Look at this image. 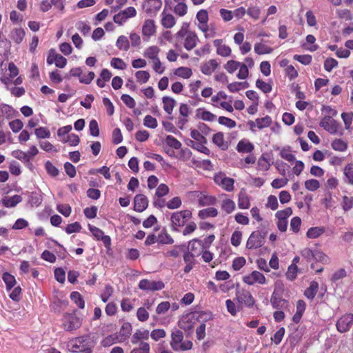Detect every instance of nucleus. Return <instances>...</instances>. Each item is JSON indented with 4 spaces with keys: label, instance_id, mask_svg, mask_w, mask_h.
<instances>
[{
    "label": "nucleus",
    "instance_id": "obj_22",
    "mask_svg": "<svg viewBox=\"0 0 353 353\" xmlns=\"http://www.w3.org/2000/svg\"><path fill=\"white\" fill-rule=\"evenodd\" d=\"M319 289V283L313 281L310 282V286L305 290L304 295L309 299L312 300L315 297Z\"/></svg>",
    "mask_w": 353,
    "mask_h": 353
},
{
    "label": "nucleus",
    "instance_id": "obj_37",
    "mask_svg": "<svg viewBox=\"0 0 353 353\" xmlns=\"http://www.w3.org/2000/svg\"><path fill=\"white\" fill-rule=\"evenodd\" d=\"M117 341L120 342V338L117 334H114L106 336L102 341L101 345L103 347H109Z\"/></svg>",
    "mask_w": 353,
    "mask_h": 353
},
{
    "label": "nucleus",
    "instance_id": "obj_18",
    "mask_svg": "<svg viewBox=\"0 0 353 353\" xmlns=\"http://www.w3.org/2000/svg\"><path fill=\"white\" fill-rule=\"evenodd\" d=\"M156 32V27L154 22L152 19H147L145 21L142 27V33L143 36L150 37L153 35Z\"/></svg>",
    "mask_w": 353,
    "mask_h": 353
},
{
    "label": "nucleus",
    "instance_id": "obj_14",
    "mask_svg": "<svg viewBox=\"0 0 353 353\" xmlns=\"http://www.w3.org/2000/svg\"><path fill=\"white\" fill-rule=\"evenodd\" d=\"M270 303L272 307L275 309H285L288 306V301L281 298L275 291L273 292Z\"/></svg>",
    "mask_w": 353,
    "mask_h": 353
},
{
    "label": "nucleus",
    "instance_id": "obj_16",
    "mask_svg": "<svg viewBox=\"0 0 353 353\" xmlns=\"http://www.w3.org/2000/svg\"><path fill=\"white\" fill-rule=\"evenodd\" d=\"M188 34V36L184 39L183 46L187 50H191L196 46L199 39L194 32L192 31Z\"/></svg>",
    "mask_w": 353,
    "mask_h": 353
},
{
    "label": "nucleus",
    "instance_id": "obj_63",
    "mask_svg": "<svg viewBox=\"0 0 353 353\" xmlns=\"http://www.w3.org/2000/svg\"><path fill=\"white\" fill-rule=\"evenodd\" d=\"M181 205V200L179 196L174 197L166 203L169 209H176Z\"/></svg>",
    "mask_w": 353,
    "mask_h": 353
},
{
    "label": "nucleus",
    "instance_id": "obj_46",
    "mask_svg": "<svg viewBox=\"0 0 353 353\" xmlns=\"http://www.w3.org/2000/svg\"><path fill=\"white\" fill-rule=\"evenodd\" d=\"M256 86L265 94L270 92L272 90V85L270 83H266L260 79L256 80Z\"/></svg>",
    "mask_w": 353,
    "mask_h": 353
},
{
    "label": "nucleus",
    "instance_id": "obj_50",
    "mask_svg": "<svg viewBox=\"0 0 353 353\" xmlns=\"http://www.w3.org/2000/svg\"><path fill=\"white\" fill-rule=\"evenodd\" d=\"M240 62L234 61V60H230L227 62V63L225 65V69L229 72V73H233L241 65Z\"/></svg>",
    "mask_w": 353,
    "mask_h": 353
},
{
    "label": "nucleus",
    "instance_id": "obj_62",
    "mask_svg": "<svg viewBox=\"0 0 353 353\" xmlns=\"http://www.w3.org/2000/svg\"><path fill=\"white\" fill-rule=\"evenodd\" d=\"M9 125L12 132L17 133L22 129L23 123L20 119H15L10 121Z\"/></svg>",
    "mask_w": 353,
    "mask_h": 353
},
{
    "label": "nucleus",
    "instance_id": "obj_39",
    "mask_svg": "<svg viewBox=\"0 0 353 353\" xmlns=\"http://www.w3.org/2000/svg\"><path fill=\"white\" fill-rule=\"evenodd\" d=\"M201 110V109L197 110L196 117L201 119L202 120L212 121L216 119V116L211 113L210 112L203 110L201 112H200Z\"/></svg>",
    "mask_w": 353,
    "mask_h": 353
},
{
    "label": "nucleus",
    "instance_id": "obj_29",
    "mask_svg": "<svg viewBox=\"0 0 353 353\" xmlns=\"http://www.w3.org/2000/svg\"><path fill=\"white\" fill-rule=\"evenodd\" d=\"M325 230L323 227L310 228L307 232V236L310 239H316L325 232Z\"/></svg>",
    "mask_w": 353,
    "mask_h": 353
},
{
    "label": "nucleus",
    "instance_id": "obj_59",
    "mask_svg": "<svg viewBox=\"0 0 353 353\" xmlns=\"http://www.w3.org/2000/svg\"><path fill=\"white\" fill-rule=\"evenodd\" d=\"M90 133L93 137H98L99 135V128L98 123L96 120L92 119L89 123Z\"/></svg>",
    "mask_w": 353,
    "mask_h": 353
},
{
    "label": "nucleus",
    "instance_id": "obj_44",
    "mask_svg": "<svg viewBox=\"0 0 353 353\" xmlns=\"http://www.w3.org/2000/svg\"><path fill=\"white\" fill-rule=\"evenodd\" d=\"M190 135H191V137L196 142H201L203 143H208V140L204 137L203 134L200 132L198 130H192Z\"/></svg>",
    "mask_w": 353,
    "mask_h": 353
},
{
    "label": "nucleus",
    "instance_id": "obj_10",
    "mask_svg": "<svg viewBox=\"0 0 353 353\" xmlns=\"http://www.w3.org/2000/svg\"><path fill=\"white\" fill-rule=\"evenodd\" d=\"M243 281L246 284L251 285H254L255 283L264 284L265 283L266 279L262 273L255 270L251 274L244 276Z\"/></svg>",
    "mask_w": 353,
    "mask_h": 353
},
{
    "label": "nucleus",
    "instance_id": "obj_38",
    "mask_svg": "<svg viewBox=\"0 0 353 353\" xmlns=\"http://www.w3.org/2000/svg\"><path fill=\"white\" fill-rule=\"evenodd\" d=\"M160 49L157 46H150L145 52L144 56L148 59L155 60L157 58H159L157 55Z\"/></svg>",
    "mask_w": 353,
    "mask_h": 353
},
{
    "label": "nucleus",
    "instance_id": "obj_12",
    "mask_svg": "<svg viewBox=\"0 0 353 353\" xmlns=\"http://www.w3.org/2000/svg\"><path fill=\"white\" fill-rule=\"evenodd\" d=\"M86 341V337L80 336L77 337L69 342L68 346L70 347V351L72 352H83L85 350V342Z\"/></svg>",
    "mask_w": 353,
    "mask_h": 353
},
{
    "label": "nucleus",
    "instance_id": "obj_24",
    "mask_svg": "<svg viewBox=\"0 0 353 353\" xmlns=\"http://www.w3.org/2000/svg\"><path fill=\"white\" fill-rule=\"evenodd\" d=\"M149 336L150 334L148 330H145L143 331L137 330L132 335L131 342L133 344H137L141 339L148 340L149 339Z\"/></svg>",
    "mask_w": 353,
    "mask_h": 353
},
{
    "label": "nucleus",
    "instance_id": "obj_60",
    "mask_svg": "<svg viewBox=\"0 0 353 353\" xmlns=\"http://www.w3.org/2000/svg\"><path fill=\"white\" fill-rule=\"evenodd\" d=\"M121 99L125 104V105L130 108H134L136 105L134 99L128 94H122L121 97Z\"/></svg>",
    "mask_w": 353,
    "mask_h": 353
},
{
    "label": "nucleus",
    "instance_id": "obj_23",
    "mask_svg": "<svg viewBox=\"0 0 353 353\" xmlns=\"http://www.w3.org/2000/svg\"><path fill=\"white\" fill-rule=\"evenodd\" d=\"M132 332V325L130 323H124L120 329L119 334H118L120 338V342L125 341L128 339Z\"/></svg>",
    "mask_w": 353,
    "mask_h": 353
},
{
    "label": "nucleus",
    "instance_id": "obj_34",
    "mask_svg": "<svg viewBox=\"0 0 353 353\" xmlns=\"http://www.w3.org/2000/svg\"><path fill=\"white\" fill-rule=\"evenodd\" d=\"M332 147L334 150L343 152L347 150V143L341 139H336L332 141Z\"/></svg>",
    "mask_w": 353,
    "mask_h": 353
},
{
    "label": "nucleus",
    "instance_id": "obj_40",
    "mask_svg": "<svg viewBox=\"0 0 353 353\" xmlns=\"http://www.w3.org/2000/svg\"><path fill=\"white\" fill-rule=\"evenodd\" d=\"M1 112L7 119H10L14 117L15 110L9 105L1 104L0 105Z\"/></svg>",
    "mask_w": 353,
    "mask_h": 353
},
{
    "label": "nucleus",
    "instance_id": "obj_20",
    "mask_svg": "<svg viewBox=\"0 0 353 353\" xmlns=\"http://www.w3.org/2000/svg\"><path fill=\"white\" fill-rule=\"evenodd\" d=\"M22 201L20 195H14L11 197H4L1 200L2 204L6 208H12L16 206L19 203Z\"/></svg>",
    "mask_w": 353,
    "mask_h": 353
},
{
    "label": "nucleus",
    "instance_id": "obj_47",
    "mask_svg": "<svg viewBox=\"0 0 353 353\" xmlns=\"http://www.w3.org/2000/svg\"><path fill=\"white\" fill-rule=\"evenodd\" d=\"M12 155L14 158L21 161H23L24 162H29L30 160V157H29L28 154H26L20 150H14L12 152Z\"/></svg>",
    "mask_w": 353,
    "mask_h": 353
},
{
    "label": "nucleus",
    "instance_id": "obj_2",
    "mask_svg": "<svg viewBox=\"0 0 353 353\" xmlns=\"http://www.w3.org/2000/svg\"><path fill=\"white\" fill-rule=\"evenodd\" d=\"M191 217L192 212L188 210L172 213L170 218L172 230L178 231V228L183 226Z\"/></svg>",
    "mask_w": 353,
    "mask_h": 353
},
{
    "label": "nucleus",
    "instance_id": "obj_57",
    "mask_svg": "<svg viewBox=\"0 0 353 353\" xmlns=\"http://www.w3.org/2000/svg\"><path fill=\"white\" fill-rule=\"evenodd\" d=\"M143 124L145 126L153 129L156 128L158 125L157 119L150 115H147L145 117Z\"/></svg>",
    "mask_w": 353,
    "mask_h": 353
},
{
    "label": "nucleus",
    "instance_id": "obj_64",
    "mask_svg": "<svg viewBox=\"0 0 353 353\" xmlns=\"http://www.w3.org/2000/svg\"><path fill=\"white\" fill-rule=\"evenodd\" d=\"M353 206V197L344 196L343 197L342 207L345 211L350 210Z\"/></svg>",
    "mask_w": 353,
    "mask_h": 353
},
{
    "label": "nucleus",
    "instance_id": "obj_43",
    "mask_svg": "<svg viewBox=\"0 0 353 353\" xmlns=\"http://www.w3.org/2000/svg\"><path fill=\"white\" fill-rule=\"evenodd\" d=\"M344 174L347 179L346 182L353 184V163H349L345 167Z\"/></svg>",
    "mask_w": 353,
    "mask_h": 353
},
{
    "label": "nucleus",
    "instance_id": "obj_17",
    "mask_svg": "<svg viewBox=\"0 0 353 353\" xmlns=\"http://www.w3.org/2000/svg\"><path fill=\"white\" fill-rule=\"evenodd\" d=\"M218 66L219 63L215 59H210L201 66V70L204 74L210 75Z\"/></svg>",
    "mask_w": 353,
    "mask_h": 353
},
{
    "label": "nucleus",
    "instance_id": "obj_27",
    "mask_svg": "<svg viewBox=\"0 0 353 353\" xmlns=\"http://www.w3.org/2000/svg\"><path fill=\"white\" fill-rule=\"evenodd\" d=\"M236 150L239 152H251L254 150V145L249 141H240L236 146Z\"/></svg>",
    "mask_w": 353,
    "mask_h": 353
},
{
    "label": "nucleus",
    "instance_id": "obj_31",
    "mask_svg": "<svg viewBox=\"0 0 353 353\" xmlns=\"http://www.w3.org/2000/svg\"><path fill=\"white\" fill-rule=\"evenodd\" d=\"M2 279L6 285L7 290H10L16 284L14 276L8 272L3 273Z\"/></svg>",
    "mask_w": 353,
    "mask_h": 353
},
{
    "label": "nucleus",
    "instance_id": "obj_36",
    "mask_svg": "<svg viewBox=\"0 0 353 353\" xmlns=\"http://www.w3.org/2000/svg\"><path fill=\"white\" fill-rule=\"evenodd\" d=\"M70 299L74 303H75L79 308L83 309L85 307V302L83 299L82 296L78 292H72L70 294Z\"/></svg>",
    "mask_w": 353,
    "mask_h": 353
},
{
    "label": "nucleus",
    "instance_id": "obj_19",
    "mask_svg": "<svg viewBox=\"0 0 353 353\" xmlns=\"http://www.w3.org/2000/svg\"><path fill=\"white\" fill-rule=\"evenodd\" d=\"M212 142L222 150H226L228 148V143L224 140L223 133L219 132L212 137Z\"/></svg>",
    "mask_w": 353,
    "mask_h": 353
},
{
    "label": "nucleus",
    "instance_id": "obj_55",
    "mask_svg": "<svg viewBox=\"0 0 353 353\" xmlns=\"http://www.w3.org/2000/svg\"><path fill=\"white\" fill-rule=\"evenodd\" d=\"M298 268L296 265L292 264L288 267L285 274L287 279L290 281L295 279L297 275Z\"/></svg>",
    "mask_w": 353,
    "mask_h": 353
},
{
    "label": "nucleus",
    "instance_id": "obj_3",
    "mask_svg": "<svg viewBox=\"0 0 353 353\" xmlns=\"http://www.w3.org/2000/svg\"><path fill=\"white\" fill-rule=\"evenodd\" d=\"M265 236V232H252L247 241L246 248L250 250L261 248L264 244Z\"/></svg>",
    "mask_w": 353,
    "mask_h": 353
},
{
    "label": "nucleus",
    "instance_id": "obj_5",
    "mask_svg": "<svg viewBox=\"0 0 353 353\" xmlns=\"http://www.w3.org/2000/svg\"><path fill=\"white\" fill-rule=\"evenodd\" d=\"M352 324L353 314H345L336 321V326L339 332L344 333L350 330Z\"/></svg>",
    "mask_w": 353,
    "mask_h": 353
},
{
    "label": "nucleus",
    "instance_id": "obj_25",
    "mask_svg": "<svg viewBox=\"0 0 353 353\" xmlns=\"http://www.w3.org/2000/svg\"><path fill=\"white\" fill-rule=\"evenodd\" d=\"M163 103L164 110L169 114L172 112L173 108H174L176 102V101L169 97H163L162 99Z\"/></svg>",
    "mask_w": 353,
    "mask_h": 353
},
{
    "label": "nucleus",
    "instance_id": "obj_13",
    "mask_svg": "<svg viewBox=\"0 0 353 353\" xmlns=\"http://www.w3.org/2000/svg\"><path fill=\"white\" fill-rule=\"evenodd\" d=\"M148 206V200L147 197L141 194H137L134 199V210L141 212Z\"/></svg>",
    "mask_w": 353,
    "mask_h": 353
},
{
    "label": "nucleus",
    "instance_id": "obj_53",
    "mask_svg": "<svg viewBox=\"0 0 353 353\" xmlns=\"http://www.w3.org/2000/svg\"><path fill=\"white\" fill-rule=\"evenodd\" d=\"M117 46L119 49L128 50L129 49L130 45L127 37L125 36H120L117 41Z\"/></svg>",
    "mask_w": 353,
    "mask_h": 353
},
{
    "label": "nucleus",
    "instance_id": "obj_52",
    "mask_svg": "<svg viewBox=\"0 0 353 353\" xmlns=\"http://www.w3.org/2000/svg\"><path fill=\"white\" fill-rule=\"evenodd\" d=\"M305 187L310 191H315L320 187V183L316 179H309L305 181Z\"/></svg>",
    "mask_w": 353,
    "mask_h": 353
},
{
    "label": "nucleus",
    "instance_id": "obj_58",
    "mask_svg": "<svg viewBox=\"0 0 353 353\" xmlns=\"http://www.w3.org/2000/svg\"><path fill=\"white\" fill-rule=\"evenodd\" d=\"M242 238V232L241 231H234L231 236V243L232 245L237 247L241 244Z\"/></svg>",
    "mask_w": 353,
    "mask_h": 353
},
{
    "label": "nucleus",
    "instance_id": "obj_45",
    "mask_svg": "<svg viewBox=\"0 0 353 353\" xmlns=\"http://www.w3.org/2000/svg\"><path fill=\"white\" fill-rule=\"evenodd\" d=\"M174 12L180 17L184 16L188 12V6L183 1L179 2L174 7Z\"/></svg>",
    "mask_w": 353,
    "mask_h": 353
},
{
    "label": "nucleus",
    "instance_id": "obj_42",
    "mask_svg": "<svg viewBox=\"0 0 353 353\" xmlns=\"http://www.w3.org/2000/svg\"><path fill=\"white\" fill-rule=\"evenodd\" d=\"M256 126L259 129H263L270 125L272 123V119L269 116L256 119Z\"/></svg>",
    "mask_w": 353,
    "mask_h": 353
},
{
    "label": "nucleus",
    "instance_id": "obj_1",
    "mask_svg": "<svg viewBox=\"0 0 353 353\" xmlns=\"http://www.w3.org/2000/svg\"><path fill=\"white\" fill-rule=\"evenodd\" d=\"M171 338L170 346L175 351L188 350L192 347V343L190 341L183 342V334L179 330L173 331L171 334Z\"/></svg>",
    "mask_w": 353,
    "mask_h": 353
},
{
    "label": "nucleus",
    "instance_id": "obj_9",
    "mask_svg": "<svg viewBox=\"0 0 353 353\" xmlns=\"http://www.w3.org/2000/svg\"><path fill=\"white\" fill-rule=\"evenodd\" d=\"M236 299L240 303H244L247 307H252L255 301L251 293L246 290H237Z\"/></svg>",
    "mask_w": 353,
    "mask_h": 353
},
{
    "label": "nucleus",
    "instance_id": "obj_61",
    "mask_svg": "<svg viewBox=\"0 0 353 353\" xmlns=\"http://www.w3.org/2000/svg\"><path fill=\"white\" fill-rule=\"evenodd\" d=\"M35 134L39 139H45L50 136V132L46 128L40 127L35 130Z\"/></svg>",
    "mask_w": 353,
    "mask_h": 353
},
{
    "label": "nucleus",
    "instance_id": "obj_51",
    "mask_svg": "<svg viewBox=\"0 0 353 353\" xmlns=\"http://www.w3.org/2000/svg\"><path fill=\"white\" fill-rule=\"evenodd\" d=\"M135 76L137 79V81L141 83H146L150 77L149 72L144 70L137 71L135 74Z\"/></svg>",
    "mask_w": 353,
    "mask_h": 353
},
{
    "label": "nucleus",
    "instance_id": "obj_56",
    "mask_svg": "<svg viewBox=\"0 0 353 353\" xmlns=\"http://www.w3.org/2000/svg\"><path fill=\"white\" fill-rule=\"evenodd\" d=\"M341 118L344 122L346 129H350L353 119V112H343L341 114Z\"/></svg>",
    "mask_w": 353,
    "mask_h": 353
},
{
    "label": "nucleus",
    "instance_id": "obj_15",
    "mask_svg": "<svg viewBox=\"0 0 353 353\" xmlns=\"http://www.w3.org/2000/svg\"><path fill=\"white\" fill-rule=\"evenodd\" d=\"M203 249V244L201 241L198 239H194L189 241L188 245V252H192L194 256L200 254L201 250Z\"/></svg>",
    "mask_w": 353,
    "mask_h": 353
},
{
    "label": "nucleus",
    "instance_id": "obj_7",
    "mask_svg": "<svg viewBox=\"0 0 353 353\" xmlns=\"http://www.w3.org/2000/svg\"><path fill=\"white\" fill-rule=\"evenodd\" d=\"M88 228L90 231L92 232L93 236L96 238L97 240L102 241L103 243L104 246L110 249L111 245V239L109 236L105 235L104 232L99 228L91 225L90 224L88 225Z\"/></svg>",
    "mask_w": 353,
    "mask_h": 353
},
{
    "label": "nucleus",
    "instance_id": "obj_8",
    "mask_svg": "<svg viewBox=\"0 0 353 353\" xmlns=\"http://www.w3.org/2000/svg\"><path fill=\"white\" fill-rule=\"evenodd\" d=\"M320 126L330 134H336L339 129V123L330 116L323 117L320 121Z\"/></svg>",
    "mask_w": 353,
    "mask_h": 353
},
{
    "label": "nucleus",
    "instance_id": "obj_30",
    "mask_svg": "<svg viewBox=\"0 0 353 353\" xmlns=\"http://www.w3.org/2000/svg\"><path fill=\"white\" fill-rule=\"evenodd\" d=\"M254 51L258 54H264L272 52L273 49L262 43H256L254 45Z\"/></svg>",
    "mask_w": 353,
    "mask_h": 353
},
{
    "label": "nucleus",
    "instance_id": "obj_6",
    "mask_svg": "<svg viewBox=\"0 0 353 353\" xmlns=\"http://www.w3.org/2000/svg\"><path fill=\"white\" fill-rule=\"evenodd\" d=\"M141 290L147 291H157L164 288V283L161 281H151L148 279H142L139 283Z\"/></svg>",
    "mask_w": 353,
    "mask_h": 353
},
{
    "label": "nucleus",
    "instance_id": "obj_21",
    "mask_svg": "<svg viewBox=\"0 0 353 353\" xmlns=\"http://www.w3.org/2000/svg\"><path fill=\"white\" fill-rule=\"evenodd\" d=\"M176 23L174 17L171 14H166L165 11L162 12L161 24L165 28H171Z\"/></svg>",
    "mask_w": 353,
    "mask_h": 353
},
{
    "label": "nucleus",
    "instance_id": "obj_26",
    "mask_svg": "<svg viewBox=\"0 0 353 353\" xmlns=\"http://www.w3.org/2000/svg\"><path fill=\"white\" fill-rule=\"evenodd\" d=\"M218 214V211L214 208H208L201 210L199 212V216L201 219H205L208 217H215Z\"/></svg>",
    "mask_w": 353,
    "mask_h": 353
},
{
    "label": "nucleus",
    "instance_id": "obj_32",
    "mask_svg": "<svg viewBox=\"0 0 353 353\" xmlns=\"http://www.w3.org/2000/svg\"><path fill=\"white\" fill-rule=\"evenodd\" d=\"M221 207L222 210L225 211L227 214H230L235 209V203L232 200L225 199L223 200Z\"/></svg>",
    "mask_w": 353,
    "mask_h": 353
},
{
    "label": "nucleus",
    "instance_id": "obj_41",
    "mask_svg": "<svg viewBox=\"0 0 353 353\" xmlns=\"http://www.w3.org/2000/svg\"><path fill=\"white\" fill-rule=\"evenodd\" d=\"M174 74L180 77L188 79L190 77L192 73L190 68L186 67H180L175 70Z\"/></svg>",
    "mask_w": 353,
    "mask_h": 353
},
{
    "label": "nucleus",
    "instance_id": "obj_54",
    "mask_svg": "<svg viewBox=\"0 0 353 353\" xmlns=\"http://www.w3.org/2000/svg\"><path fill=\"white\" fill-rule=\"evenodd\" d=\"M150 345L146 342H141L139 347L134 348L130 353H150Z\"/></svg>",
    "mask_w": 353,
    "mask_h": 353
},
{
    "label": "nucleus",
    "instance_id": "obj_48",
    "mask_svg": "<svg viewBox=\"0 0 353 353\" xmlns=\"http://www.w3.org/2000/svg\"><path fill=\"white\" fill-rule=\"evenodd\" d=\"M64 143H68L71 146L77 145L80 142V139L78 135L75 134H70L66 138L62 140Z\"/></svg>",
    "mask_w": 353,
    "mask_h": 353
},
{
    "label": "nucleus",
    "instance_id": "obj_35",
    "mask_svg": "<svg viewBox=\"0 0 353 353\" xmlns=\"http://www.w3.org/2000/svg\"><path fill=\"white\" fill-rule=\"evenodd\" d=\"M157 241L161 244H172L174 239L166 231H162L157 236Z\"/></svg>",
    "mask_w": 353,
    "mask_h": 353
},
{
    "label": "nucleus",
    "instance_id": "obj_33",
    "mask_svg": "<svg viewBox=\"0 0 353 353\" xmlns=\"http://www.w3.org/2000/svg\"><path fill=\"white\" fill-rule=\"evenodd\" d=\"M216 198L212 196H207L201 194V196L199 198V203L201 206L211 205L216 203Z\"/></svg>",
    "mask_w": 353,
    "mask_h": 353
},
{
    "label": "nucleus",
    "instance_id": "obj_4",
    "mask_svg": "<svg viewBox=\"0 0 353 353\" xmlns=\"http://www.w3.org/2000/svg\"><path fill=\"white\" fill-rule=\"evenodd\" d=\"M81 325V319L74 314L65 313L63 316V327L65 331L71 332L79 328Z\"/></svg>",
    "mask_w": 353,
    "mask_h": 353
},
{
    "label": "nucleus",
    "instance_id": "obj_28",
    "mask_svg": "<svg viewBox=\"0 0 353 353\" xmlns=\"http://www.w3.org/2000/svg\"><path fill=\"white\" fill-rule=\"evenodd\" d=\"M25 31L23 28H17V29H14L12 32H11V36H10V38L17 44L20 43L24 37H25Z\"/></svg>",
    "mask_w": 353,
    "mask_h": 353
},
{
    "label": "nucleus",
    "instance_id": "obj_11",
    "mask_svg": "<svg viewBox=\"0 0 353 353\" xmlns=\"http://www.w3.org/2000/svg\"><path fill=\"white\" fill-rule=\"evenodd\" d=\"M161 0H146L143 3V10L148 14H155L161 8Z\"/></svg>",
    "mask_w": 353,
    "mask_h": 353
},
{
    "label": "nucleus",
    "instance_id": "obj_49",
    "mask_svg": "<svg viewBox=\"0 0 353 353\" xmlns=\"http://www.w3.org/2000/svg\"><path fill=\"white\" fill-rule=\"evenodd\" d=\"M165 143L168 145L173 148L176 150L179 149L181 147V143L176 138L171 135H168L165 138Z\"/></svg>",
    "mask_w": 353,
    "mask_h": 353
}]
</instances>
